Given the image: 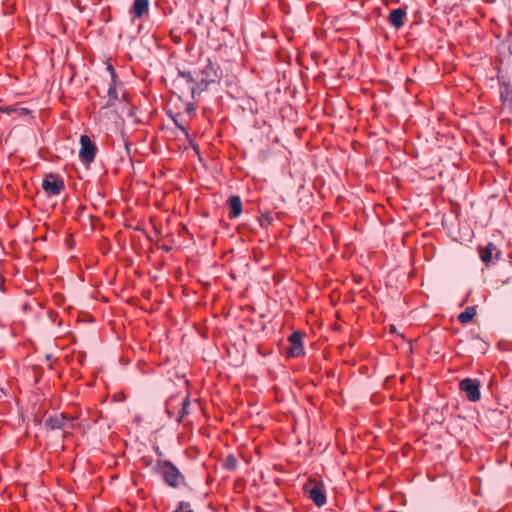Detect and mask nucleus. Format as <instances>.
<instances>
[{
	"mask_svg": "<svg viewBox=\"0 0 512 512\" xmlns=\"http://www.w3.org/2000/svg\"><path fill=\"white\" fill-rule=\"evenodd\" d=\"M154 471L162 477L163 482L169 487L179 488L186 485L184 475L169 460L158 459Z\"/></svg>",
	"mask_w": 512,
	"mask_h": 512,
	"instance_id": "1",
	"label": "nucleus"
},
{
	"mask_svg": "<svg viewBox=\"0 0 512 512\" xmlns=\"http://www.w3.org/2000/svg\"><path fill=\"white\" fill-rule=\"evenodd\" d=\"M42 189L49 195L58 196L65 189V183L61 176L49 173L42 181Z\"/></svg>",
	"mask_w": 512,
	"mask_h": 512,
	"instance_id": "2",
	"label": "nucleus"
},
{
	"mask_svg": "<svg viewBox=\"0 0 512 512\" xmlns=\"http://www.w3.org/2000/svg\"><path fill=\"white\" fill-rule=\"evenodd\" d=\"M80 150H79V158L83 163L90 164L94 161L96 153H97V146L96 144L90 139L88 135H81L80 137Z\"/></svg>",
	"mask_w": 512,
	"mask_h": 512,
	"instance_id": "3",
	"label": "nucleus"
},
{
	"mask_svg": "<svg viewBox=\"0 0 512 512\" xmlns=\"http://www.w3.org/2000/svg\"><path fill=\"white\" fill-rule=\"evenodd\" d=\"M460 390L465 392L471 402H477L481 398L480 381L475 378H465L459 384Z\"/></svg>",
	"mask_w": 512,
	"mask_h": 512,
	"instance_id": "4",
	"label": "nucleus"
},
{
	"mask_svg": "<svg viewBox=\"0 0 512 512\" xmlns=\"http://www.w3.org/2000/svg\"><path fill=\"white\" fill-rule=\"evenodd\" d=\"M303 334L299 331L293 332L288 337L286 355L290 358L300 357L304 354Z\"/></svg>",
	"mask_w": 512,
	"mask_h": 512,
	"instance_id": "5",
	"label": "nucleus"
},
{
	"mask_svg": "<svg viewBox=\"0 0 512 512\" xmlns=\"http://www.w3.org/2000/svg\"><path fill=\"white\" fill-rule=\"evenodd\" d=\"M70 419L64 413L49 416L45 421V427L50 430H64Z\"/></svg>",
	"mask_w": 512,
	"mask_h": 512,
	"instance_id": "6",
	"label": "nucleus"
},
{
	"mask_svg": "<svg viewBox=\"0 0 512 512\" xmlns=\"http://www.w3.org/2000/svg\"><path fill=\"white\" fill-rule=\"evenodd\" d=\"M149 6V0H134L129 13L133 15L134 18H141L148 13Z\"/></svg>",
	"mask_w": 512,
	"mask_h": 512,
	"instance_id": "7",
	"label": "nucleus"
},
{
	"mask_svg": "<svg viewBox=\"0 0 512 512\" xmlns=\"http://www.w3.org/2000/svg\"><path fill=\"white\" fill-rule=\"evenodd\" d=\"M407 16V12L403 8L393 9L389 14V23L396 29L401 28Z\"/></svg>",
	"mask_w": 512,
	"mask_h": 512,
	"instance_id": "8",
	"label": "nucleus"
},
{
	"mask_svg": "<svg viewBox=\"0 0 512 512\" xmlns=\"http://www.w3.org/2000/svg\"><path fill=\"white\" fill-rule=\"evenodd\" d=\"M494 253L496 256H498L500 251L497 249L496 245L491 242L488 243L485 247L479 248L480 258L486 265L492 261Z\"/></svg>",
	"mask_w": 512,
	"mask_h": 512,
	"instance_id": "9",
	"label": "nucleus"
},
{
	"mask_svg": "<svg viewBox=\"0 0 512 512\" xmlns=\"http://www.w3.org/2000/svg\"><path fill=\"white\" fill-rule=\"evenodd\" d=\"M309 497L318 507H321L326 503V495L320 486L311 488L309 490Z\"/></svg>",
	"mask_w": 512,
	"mask_h": 512,
	"instance_id": "10",
	"label": "nucleus"
},
{
	"mask_svg": "<svg viewBox=\"0 0 512 512\" xmlns=\"http://www.w3.org/2000/svg\"><path fill=\"white\" fill-rule=\"evenodd\" d=\"M201 74L203 75L202 78L210 83L215 82L218 78L217 69L211 61L201 70Z\"/></svg>",
	"mask_w": 512,
	"mask_h": 512,
	"instance_id": "11",
	"label": "nucleus"
},
{
	"mask_svg": "<svg viewBox=\"0 0 512 512\" xmlns=\"http://www.w3.org/2000/svg\"><path fill=\"white\" fill-rule=\"evenodd\" d=\"M108 101L103 108H110L114 105L115 101L118 100L117 92V81H111L107 91Z\"/></svg>",
	"mask_w": 512,
	"mask_h": 512,
	"instance_id": "12",
	"label": "nucleus"
},
{
	"mask_svg": "<svg viewBox=\"0 0 512 512\" xmlns=\"http://www.w3.org/2000/svg\"><path fill=\"white\" fill-rule=\"evenodd\" d=\"M230 216L232 218L238 217L242 212V202L238 196H231L229 198Z\"/></svg>",
	"mask_w": 512,
	"mask_h": 512,
	"instance_id": "13",
	"label": "nucleus"
},
{
	"mask_svg": "<svg viewBox=\"0 0 512 512\" xmlns=\"http://www.w3.org/2000/svg\"><path fill=\"white\" fill-rule=\"evenodd\" d=\"M476 315V309L474 306H468L465 308V310L463 312H461L457 319L460 323L462 324H467L469 323L470 321H472V319L474 318V316Z\"/></svg>",
	"mask_w": 512,
	"mask_h": 512,
	"instance_id": "14",
	"label": "nucleus"
},
{
	"mask_svg": "<svg viewBox=\"0 0 512 512\" xmlns=\"http://www.w3.org/2000/svg\"><path fill=\"white\" fill-rule=\"evenodd\" d=\"M179 405L181 406V409L179 411V414L176 418V421L177 423H182L184 417L186 415H188L190 412H189V406H190V398L189 396H185L179 403Z\"/></svg>",
	"mask_w": 512,
	"mask_h": 512,
	"instance_id": "15",
	"label": "nucleus"
},
{
	"mask_svg": "<svg viewBox=\"0 0 512 512\" xmlns=\"http://www.w3.org/2000/svg\"><path fill=\"white\" fill-rule=\"evenodd\" d=\"M223 467L228 471H234L237 467V458L229 454L223 461Z\"/></svg>",
	"mask_w": 512,
	"mask_h": 512,
	"instance_id": "16",
	"label": "nucleus"
},
{
	"mask_svg": "<svg viewBox=\"0 0 512 512\" xmlns=\"http://www.w3.org/2000/svg\"><path fill=\"white\" fill-rule=\"evenodd\" d=\"M178 77H181L185 79V81L189 84H193L196 82L195 78L193 77L192 73L189 71H182L178 70Z\"/></svg>",
	"mask_w": 512,
	"mask_h": 512,
	"instance_id": "17",
	"label": "nucleus"
},
{
	"mask_svg": "<svg viewBox=\"0 0 512 512\" xmlns=\"http://www.w3.org/2000/svg\"><path fill=\"white\" fill-rule=\"evenodd\" d=\"M171 118H172L174 124L176 125V127L178 129H180L184 135L188 136V131H187L186 127L182 124V122L179 120V115L177 114V115L171 116Z\"/></svg>",
	"mask_w": 512,
	"mask_h": 512,
	"instance_id": "18",
	"label": "nucleus"
},
{
	"mask_svg": "<svg viewBox=\"0 0 512 512\" xmlns=\"http://www.w3.org/2000/svg\"><path fill=\"white\" fill-rule=\"evenodd\" d=\"M172 512H193V510L190 509V504L188 502L180 501L177 508Z\"/></svg>",
	"mask_w": 512,
	"mask_h": 512,
	"instance_id": "19",
	"label": "nucleus"
},
{
	"mask_svg": "<svg viewBox=\"0 0 512 512\" xmlns=\"http://www.w3.org/2000/svg\"><path fill=\"white\" fill-rule=\"evenodd\" d=\"M209 84H210V82H208L207 80L201 78L198 82H196L195 86L202 93L203 91H205L207 89Z\"/></svg>",
	"mask_w": 512,
	"mask_h": 512,
	"instance_id": "20",
	"label": "nucleus"
},
{
	"mask_svg": "<svg viewBox=\"0 0 512 512\" xmlns=\"http://www.w3.org/2000/svg\"><path fill=\"white\" fill-rule=\"evenodd\" d=\"M177 400V397H171L169 401L166 403V412L169 415V417H173V412L171 410L172 404Z\"/></svg>",
	"mask_w": 512,
	"mask_h": 512,
	"instance_id": "21",
	"label": "nucleus"
},
{
	"mask_svg": "<svg viewBox=\"0 0 512 512\" xmlns=\"http://www.w3.org/2000/svg\"><path fill=\"white\" fill-rule=\"evenodd\" d=\"M107 71L110 73L111 75V81H117V74H116V71L114 69V67L111 65V64H108L107 65Z\"/></svg>",
	"mask_w": 512,
	"mask_h": 512,
	"instance_id": "22",
	"label": "nucleus"
},
{
	"mask_svg": "<svg viewBox=\"0 0 512 512\" xmlns=\"http://www.w3.org/2000/svg\"><path fill=\"white\" fill-rule=\"evenodd\" d=\"M185 110L188 114H192L195 112L196 106L193 103H188Z\"/></svg>",
	"mask_w": 512,
	"mask_h": 512,
	"instance_id": "23",
	"label": "nucleus"
},
{
	"mask_svg": "<svg viewBox=\"0 0 512 512\" xmlns=\"http://www.w3.org/2000/svg\"><path fill=\"white\" fill-rule=\"evenodd\" d=\"M190 90H191V96L193 99H195L196 96L201 94L200 90H198V88L195 85L192 86Z\"/></svg>",
	"mask_w": 512,
	"mask_h": 512,
	"instance_id": "24",
	"label": "nucleus"
},
{
	"mask_svg": "<svg viewBox=\"0 0 512 512\" xmlns=\"http://www.w3.org/2000/svg\"><path fill=\"white\" fill-rule=\"evenodd\" d=\"M481 342H482V345H481V347L479 349L485 352L487 350V348H488V344L485 341H482V340H481Z\"/></svg>",
	"mask_w": 512,
	"mask_h": 512,
	"instance_id": "25",
	"label": "nucleus"
},
{
	"mask_svg": "<svg viewBox=\"0 0 512 512\" xmlns=\"http://www.w3.org/2000/svg\"><path fill=\"white\" fill-rule=\"evenodd\" d=\"M155 452L157 453L158 456H162V452L161 450L159 449V447H156L155 448Z\"/></svg>",
	"mask_w": 512,
	"mask_h": 512,
	"instance_id": "26",
	"label": "nucleus"
},
{
	"mask_svg": "<svg viewBox=\"0 0 512 512\" xmlns=\"http://www.w3.org/2000/svg\"><path fill=\"white\" fill-rule=\"evenodd\" d=\"M472 339L481 340L478 335L472 336Z\"/></svg>",
	"mask_w": 512,
	"mask_h": 512,
	"instance_id": "27",
	"label": "nucleus"
},
{
	"mask_svg": "<svg viewBox=\"0 0 512 512\" xmlns=\"http://www.w3.org/2000/svg\"><path fill=\"white\" fill-rule=\"evenodd\" d=\"M258 221L260 222V225H263V221L258 218Z\"/></svg>",
	"mask_w": 512,
	"mask_h": 512,
	"instance_id": "28",
	"label": "nucleus"
}]
</instances>
